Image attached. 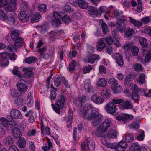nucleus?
Returning <instances> with one entry per match:
<instances>
[{"label":"nucleus","mask_w":151,"mask_h":151,"mask_svg":"<svg viewBox=\"0 0 151 151\" xmlns=\"http://www.w3.org/2000/svg\"><path fill=\"white\" fill-rule=\"evenodd\" d=\"M123 102V100L122 99H113L110 102L106 105V111L108 113L112 115H116L117 109L116 108L115 104L122 103Z\"/></svg>","instance_id":"obj_1"},{"label":"nucleus","mask_w":151,"mask_h":151,"mask_svg":"<svg viewBox=\"0 0 151 151\" xmlns=\"http://www.w3.org/2000/svg\"><path fill=\"white\" fill-rule=\"evenodd\" d=\"M43 44L42 41L40 40L36 45V48L38 49L37 52L40 54V58L45 60H48L50 57V51L48 50L45 46L40 47Z\"/></svg>","instance_id":"obj_2"},{"label":"nucleus","mask_w":151,"mask_h":151,"mask_svg":"<svg viewBox=\"0 0 151 151\" xmlns=\"http://www.w3.org/2000/svg\"><path fill=\"white\" fill-rule=\"evenodd\" d=\"M1 58L0 61L2 66H7L9 63V61L7 58L10 56V53L6 51L0 54Z\"/></svg>","instance_id":"obj_3"},{"label":"nucleus","mask_w":151,"mask_h":151,"mask_svg":"<svg viewBox=\"0 0 151 151\" xmlns=\"http://www.w3.org/2000/svg\"><path fill=\"white\" fill-rule=\"evenodd\" d=\"M61 32L58 30H55L54 31H51L49 32V40L51 42H54L57 39L59 38V36L61 35Z\"/></svg>","instance_id":"obj_4"},{"label":"nucleus","mask_w":151,"mask_h":151,"mask_svg":"<svg viewBox=\"0 0 151 151\" xmlns=\"http://www.w3.org/2000/svg\"><path fill=\"white\" fill-rule=\"evenodd\" d=\"M65 103V98L64 96L61 95L59 96L58 99L56 100L55 102V105L57 106L58 109L59 110L63 108L64 107V105Z\"/></svg>","instance_id":"obj_5"},{"label":"nucleus","mask_w":151,"mask_h":151,"mask_svg":"<svg viewBox=\"0 0 151 151\" xmlns=\"http://www.w3.org/2000/svg\"><path fill=\"white\" fill-rule=\"evenodd\" d=\"M11 117L14 119H17L22 118V115L21 112L18 110L13 109L10 112Z\"/></svg>","instance_id":"obj_6"},{"label":"nucleus","mask_w":151,"mask_h":151,"mask_svg":"<svg viewBox=\"0 0 151 151\" xmlns=\"http://www.w3.org/2000/svg\"><path fill=\"white\" fill-rule=\"evenodd\" d=\"M18 91L21 93H23L26 92L28 88V86L23 82H19L16 85Z\"/></svg>","instance_id":"obj_7"},{"label":"nucleus","mask_w":151,"mask_h":151,"mask_svg":"<svg viewBox=\"0 0 151 151\" xmlns=\"http://www.w3.org/2000/svg\"><path fill=\"white\" fill-rule=\"evenodd\" d=\"M102 117L101 114L95 110H92L91 111V114H89L87 117V119L89 121L96 119L97 118Z\"/></svg>","instance_id":"obj_8"},{"label":"nucleus","mask_w":151,"mask_h":151,"mask_svg":"<svg viewBox=\"0 0 151 151\" xmlns=\"http://www.w3.org/2000/svg\"><path fill=\"white\" fill-rule=\"evenodd\" d=\"M139 89L136 85H134L132 90V97L134 101H137L139 99Z\"/></svg>","instance_id":"obj_9"},{"label":"nucleus","mask_w":151,"mask_h":151,"mask_svg":"<svg viewBox=\"0 0 151 151\" xmlns=\"http://www.w3.org/2000/svg\"><path fill=\"white\" fill-rule=\"evenodd\" d=\"M20 21L23 22H26L29 20V16L26 14V11H20L18 14Z\"/></svg>","instance_id":"obj_10"},{"label":"nucleus","mask_w":151,"mask_h":151,"mask_svg":"<svg viewBox=\"0 0 151 151\" xmlns=\"http://www.w3.org/2000/svg\"><path fill=\"white\" fill-rule=\"evenodd\" d=\"M91 100L95 103L99 104L102 103L104 101L103 98L97 95H94L91 97Z\"/></svg>","instance_id":"obj_11"},{"label":"nucleus","mask_w":151,"mask_h":151,"mask_svg":"<svg viewBox=\"0 0 151 151\" xmlns=\"http://www.w3.org/2000/svg\"><path fill=\"white\" fill-rule=\"evenodd\" d=\"M106 130H107L104 128L102 125L100 124L97 128L95 134L98 137H101L104 133L106 132Z\"/></svg>","instance_id":"obj_12"},{"label":"nucleus","mask_w":151,"mask_h":151,"mask_svg":"<svg viewBox=\"0 0 151 151\" xmlns=\"http://www.w3.org/2000/svg\"><path fill=\"white\" fill-rule=\"evenodd\" d=\"M14 103L18 109L26 104L24 99L21 97L15 99L14 100Z\"/></svg>","instance_id":"obj_13"},{"label":"nucleus","mask_w":151,"mask_h":151,"mask_svg":"<svg viewBox=\"0 0 151 151\" xmlns=\"http://www.w3.org/2000/svg\"><path fill=\"white\" fill-rule=\"evenodd\" d=\"M88 14L92 17H96L98 14V11L97 9L93 6L89 8L88 10Z\"/></svg>","instance_id":"obj_14"},{"label":"nucleus","mask_w":151,"mask_h":151,"mask_svg":"<svg viewBox=\"0 0 151 151\" xmlns=\"http://www.w3.org/2000/svg\"><path fill=\"white\" fill-rule=\"evenodd\" d=\"M16 1L17 0H10L9 4L7 7V11L12 12L15 10Z\"/></svg>","instance_id":"obj_15"},{"label":"nucleus","mask_w":151,"mask_h":151,"mask_svg":"<svg viewBox=\"0 0 151 151\" xmlns=\"http://www.w3.org/2000/svg\"><path fill=\"white\" fill-rule=\"evenodd\" d=\"M99 59V55L95 54L88 57L86 62V63L93 64L96 60H98Z\"/></svg>","instance_id":"obj_16"},{"label":"nucleus","mask_w":151,"mask_h":151,"mask_svg":"<svg viewBox=\"0 0 151 151\" xmlns=\"http://www.w3.org/2000/svg\"><path fill=\"white\" fill-rule=\"evenodd\" d=\"M98 44L97 45V51H101L106 46L104 40L101 39L97 41Z\"/></svg>","instance_id":"obj_17"},{"label":"nucleus","mask_w":151,"mask_h":151,"mask_svg":"<svg viewBox=\"0 0 151 151\" xmlns=\"http://www.w3.org/2000/svg\"><path fill=\"white\" fill-rule=\"evenodd\" d=\"M129 22L137 28H139L143 25V23L139 21L134 19L131 17H129Z\"/></svg>","instance_id":"obj_18"},{"label":"nucleus","mask_w":151,"mask_h":151,"mask_svg":"<svg viewBox=\"0 0 151 151\" xmlns=\"http://www.w3.org/2000/svg\"><path fill=\"white\" fill-rule=\"evenodd\" d=\"M68 118L67 122V126L68 128L70 127L73 121V112L72 110L69 109L68 111Z\"/></svg>","instance_id":"obj_19"},{"label":"nucleus","mask_w":151,"mask_h":151,"mask_svg":"<svg viewBox=\"0 0 151 151\" xmlns=\"http://www.w3.org/2000/svg\"><path fill=\"white\" fill-rule=\"evenodd\" d=\"M114 57L116 59L118 65L120 66H122L123 65L124 63L122 56L119 54L116 53L114 55Z\"/></svg>","instance_id":"obj_20"},{"label":"nucleus","mask_w":151,"mask_h":151,"mask_svg":"<svg viewBox=\"0 0 151 151\" xmlns=\"http://www.w3.org/2000/svg\"><path fill=\"white\" fill-rule=\"evenodd\" d=\"M13 136L15 138L18 139L21 135V133L20 129L17 127H14L12 130Z\"/></svg>","instance_id":"obj_21"},{"label":"nucleus","mask_w":151,"mask_h":151,"mask_svg":"<svg viewBox=\"0 0 151 151\" xmlns=\"http://www.w3.org/2000/svg\"><path fill=\"white\" fill-rule=\"evenodd\" d=\"M78 6L81 9H86L88 7V4L84 0H78Z\"/></svg>","instance_id":"obj_22"},{"label":"nucleus","mask_w":151,"mask_h":151,"mask_svg":"<svg viewBox=\"0 0 151 151\" xmlns=\"http://www.w3.org/2000/svg\"><path fill=\"white\" fill-rule=\"evenodd\" d=\"M127 145V142H119L117 145V151H123Z\"/></svg>","instance_id":"obj_23"},{"label":"nucleus","mask_w":151,"mask_h":151,"mask_svg":"<svg viewBox=\"0 0 151 151\" xmlns=\"http://www.w3.org/2000/svg\"><path fill=\"white\" fill-rule=\"evenodd\" d=\"M63 50H62V52L59 54V59L58 60V64L60 68H61L65 64V60L63 59Z\"/></svg>","instance_id":"obj_24"},{"label":"nucleus","mask_w":151,"mask_h":151,"mask_svg":"<svg viewBox=\"0 0 151 151\" xmlns=\"http://www.w3.org/2000/svg\"><path fill=\"white\" fill-rule=\"evenodd\" d=\"M84 88L87 91L88 93H90L92 91L93 88L89 81L87 80L85 81Z\"/></svg>","instance_id":"obj_25"},{"label":"nucleus","mask_w":151,"mask_h":151,"mask_svg":"<svg viewBox=\"0 0 151 151\" xmlns=\"http://www.w3.org/2000/svg\"><path fill=\"white\" fill-rule=\"evenodd\" d=\"M41 16L40 13H37L31 17V21L32 23L37 22L39 21Z\"/></svg>","instance_id":"obj_26"},{"label":"nucleus","mask_w":151,"mask_h":151,"mask_svg":"<svg viewBox=\"0 0 151 151\" xmlns=\"http://www.w3.org/2000/svg\"><path fill=\"white\" fill-rule=\"evenodd\" d=\"M122 106L124 109H132L133 106L132 103L128 100H126Z\"/></svg>","instance_id":"obj_27"},{"label":"nucleus","mask_w":151,"mask_h":151,"mask_svg":"<svg viewBox=\"0 0 151 151\" xmlns=\"http://www.w3.org/2000/svg\"><path fill=\"white\" fill-rule=\"evenodd\" d=\"M107 137L109 138H116L117 137L116 132L112 129H110L107 135Z\"/></svg>","instance_id":"obj_28"},{"label":"nucleus","mask_w":151,"mask_h":151,"mask_svg":"<svg viewBox=\"0 0 151 151\" xmlns=\"http://www.w3.org/2000/svg\"><path fill=\"white\" fill-rule=\"evenodd\" d=\"M19 32L18 30H14L11 32L10 36L11 39L13 40H16L19 38Z\"/></svg>","instance_id":"obj_29"},{"label":"nucleus","mask_w":151,"mask_h":151,"mask_svg":"<svg viewBox=\"0 0 151 151\" xmlns=\"http://www.w3.org/2000/svg\"><path fill=\"white\" fill-rule=\"evenodd\" d=\"M107 81L104 78L99 79L96 83V86L99 87H104L106 85Z\"/></svg>","instance_id":"obj_30"},{"label":"nucleus","mask_w":151,"mask_h":151,"mask_svg":"<svg viewBox=\"0 0 151 151\" xmlns=\"http://www.w3.org/2000/svg\"><path fill=\"white\" fill-rule=\"evenodd\" d=\"M7 23L11 24H14L15 22V17L11 13H9L7 16Z\"/></svg>","instance_id":"obj_31"},{"label":"nucleus","mask_w":151,"mask_h":151,"mask_svg":"<svg viewBox=\"0 0 151 151\" xmlns=\"http://www.w3.org/2000/svg\"><path fill=\"white\" fill-rule=\"evenodd\" d=\"M124 32L125 36L129 37L132 35L134 32V30L130 27H127L125 29Z\"/></svg>","instance_id":"obj_32"},{"label":"nucleus","mask_w":151,"mask_h":151,"mask_svg":"<svg viewBox=\"0 0 151 151\" xmlns=\"http://www.w3.org/2000/svg\"><path fill=\"white\" fill-rule=\"evenodd\" d=\"M114 15L115 18L117 20L121 19V17L124 16L122 12L118 9H116L114 11Z\"/></svg>","instance_id":"obj_33"},{"label":"nucleus","mask_w":151,"mask_h":151,"mask_svg":"<svg viewBox=\"0 0 151 151\" xmlns=\"http://www.w3.org/2000/svg\"><path fill=\"white\" fill-rule=\"evenodd\" d=\"M141 32L142 33L151 36V26H148L145 28H142Z\"/></svg>","instance_id":"obj_34"},{"label":"nucleus","mask_w":151,"mask_h":151,"mask_svg":"<svg viewBox=\"0 0 151 151\" xmlns=\"http://www.w3.org/2000/svg\"><path fill=\"white\" fill-rule=\"evenodd\" d=\"M102 143L108 148L114 149L117 151V145L115 142L107 143V142H102Z\"/></svg>","instance_id":"obj_35"},{"label":"nucleus","mask_w":151,"mask_h":151,"mask_svg":"<svg viewBox=\"0 0 151 151\" xmlns=\"http://www.w3.org/2000/svg\"><path fill=\"white\" fill-rule=\"evenodd\" d=\"M9 121L4 117H1L0 118V123L5 128L8 130V128L9 126Z\"/></svg>","instance_id":"obj_36"},{"label":"nucleus","mask_w":151,"mask_h":151,"mask_svg":"<svg viewBox=\"0 0 151 151\" xmlns=\"http://www.w3.org/2000/svg\"><path fill=\"white\" fill-rule=\"evenodd\" d=\"M116 29H114L113 31L112 32V34L113 35V36L114 37V40H113V42L116 45V46L117 47H119L121 46L120 44L119 43V41L116 38H115V35H116Z\"/></svg>","instance_id":"obj_37"},{"label":"nucleus","mask_w":151,"mask_h":151,"mask_svg":"<svg viewBox=\"0 0 151 151\" xmlns=\"http://www.w3.org/2000/svg\"><path fill=\"white\" fill-rule=\"evenodd\" d=\"M102 22L101 27L102 28L103 32L104 35H106L108 32V29L107 27V24L105 22H103L102 20H100V22Z\"/></svg>","instance_id":"obj_38"},{"label":"nucleus","mask_w":151,"mask_h":151,"mask_svg":"<svg viewBox=\"0 0 151 151\" xmlns=\"http://www.w3.org/2000/svg\"><path fill=\"white\" fill-rule=\"evenodd\" d=\"M13 41H15L14 44L15 46L18 47L22 46L23 43V40L21 37H19Z\"/></svg>","instance_id":"obj_39"},{"label":"nucleus","mask_w":151,"mask_h":151,"mask_svg":"<svg viewBox=\"0 0 151 151\" xmlns=\"http://www.w3.org/2000/svg\"><path fill=\"white\" fill-rule=\"evenodd\" d=\"M62 81V76L60 77H57L54 78V82L55 85L56 87H58L61 85Z\"/></svg>","instance_id":"obj_40"},{"label":"nucleus","mask_w":151,"mask_h":151,"mask_svg":"<svg viewBox=\"0 0 151 151\" xmlns=\"http://www.w3.org/2000/svg\"><path fill=\"white\" fill-rule=\"evenodd\" d=\"M139 43L142 47H146L148 46L147 43V40L143 37H140L139 39Z\"/></svg>","instance_id":"obj_41"},{"label":"nucleus","mask_w":151,"mask_h":151,"mask_svg":"<svg viewBox=\"0 0 151 151\" xmlns=\"http://www.w3.org/2000/svg\"><path fill=\"white\" fill-rule=\"evenodd\" d=\"M111 124V121L106 119L103 122L100 124L106 129V130L109 127Z\"/></svg>","instance_id":"obj_42"},{"label":"nucleus","mask_w":151,"mask_h":151,"mask_svg":"<svg viewBox=\"0 0 151 151\" xmlns=\"http://www.w3.org/2000/svg\"><path fill=\"white\" fill-rule=\"evenodd\" d=\"M76 61L74 60H73L72 62L70 63L69 64V70L70 72H73L76 67Z\"/></svg>","instance_id":"obj_43"},{"label":"nucleus","mask_w":151,"mask_h":151,"mask_svg":"<svg viewBox=\"0 0 151 151\" xmlns=\"http://www.w3.org/2000/svg\"><path fill=\"white\" fill-rule=\"evenodd\" d=\"M36 60V58L35 57H29L25 59V62L26 63L31 64L34 63Z\"/></svg>","instance_id":"obj_44"},{"label":"nucleus","mask_w":151,"mask_h":151,"mask_svg":"<svg viewBox=\"0 0 151 151\" xmlns=\"http://www.w3.org/2000/svg\"><path fill=\"white\" fill-rule=\"evenodd\" d=\"M91 122L92 125L94 127L98 126L102 121V117L97 118L96 119Z\"/></svg>","instance_id":"obj_45"},{"label":"nucleus","mask_w":151,"mask_h":151,"mask_svg":"<svg viewBox=\"0 0 151 151\" xmlns=\"http://www.w3.org/2000/svg\"><path fill=\"white\" fill-rule=\"evenodd\" d=\"M110 90L107 88H105L102 90L101 92L102 96L104 97L108 96L110 95Z\"/></svg>","instance_id":"obj_46"},{"label":"nucleus","mask_w":151,"mask_h":151,"mask_svg":"<svg viewBox=\"0 0 151 151\" xmlns=\"http://www.w3.org/2000/svg\"><path fill=\"white\" fill-rule=\"evenodd\" d=\"M61 24V22L59 19H55L52 22V24L55 27H59Z\"/></svg>","instance_id":"obj_47"},{"label":"nucleus","mask_w":151,"mask_h":151,"mask_svg":"<svg viewBox=\"0 0 151 151\" xmlns=\"http://www.w3.org/2000/svg\"><path fill=\"white\" fill-rule=\"evenodd\" d=\"M19 92L14 90H11L10 94L14 98H16L21 95V94Z\"/></svg>","instance_id":"obj_48"},{"label":"nucleus","mask_w":151,"mask_h":151,"mask_svg":"<svg viewBox=\"0 0 151 151\" xmlns=\"http://www.w3.org/2000/svg\"><path fill=\"white\" fill-rule=\"evenodd\" d=\"M61 18L62 21L65 24L71 22L70 17L67 15H65Z\"/></svg>","instance_id":"obj_49"},{"label":"nucleus","mask_w":151,"mask_h":151,"mask_svg":"<svg viewBox=\"0 0 151 151\" xmlns=\"http://www.w3.org/2000/svg\"><path fill=\"white\" fill-rule=\"evenodd\" d=\"M138 82L141 84H143L145 81V75L143 73H141L137 79Z\"/></svg>","instance_id":"obj_50"},{"label":"nucleus","mask_w":151,"mask_h":151,"mask_svg":"<svg viewBox=\"0 0 151 151\" xmlns=\"http://www.w3.org/2000/svg\"><path fill=\"white\" fill-rule=\"evenodd\" d=\"M117 82V80L113 78H110L108 81L109 83L114 87L118 85Z\"/></svg>","instance_id":"obj_51"},{"label":"nucleus","mask_w":151,"mask_h":151,"mask_svg":"<svg viewBox=\"0 0 151 151\" xmlns=\"http://www.w3.org/2000/svg\"><path fill=\"white\" fill-rule=\"evenodd\" d=\"M92 68L91 65H88L85 67L83 69V73L84 74L89 73L92 69Z\"/></svg>","instance_id":"obj_52"},{"label":"nucleus","mask_w":151,"mask_h":151,"mask_svg":"<svg viewBox=\"0 0 151 151\" xmlns=\"http://www.w3.org/2000/svg\"><path fill=\"white\" fill-rule=\"evenodd\" d=\"M150 18L148 16L145 17L141 19V22L145 24L148 23L150 21Z\"/></svg>","instance_id":"obj_53"},{"label":"nucleus","mask_w":151,"mask_h":151,"mask_svg":"<svg viewBox=\"0 0 151 151\" xmlns=\"http://www.w3.org/2000/svg\"><path fill=\"white\" fill-rule=\"evenodd\" d=\"M139 51V49L136 46H134L132 48V52L134 56H137L138 55Z\"/></svg>","instance_id":"obj_54"},{"label":"nucleus","mask_w":151,"mask_h":151,"mask_svg":"<svg viewBox=\"0 0 151 151\" xmlns=\"http://www.w3.org/2000/svg\"><path fill=\"white\" fill-rule=\"evenodd\" d=\"M38 8L40 11L42 12H44L46 11L47 5L43 4H40Z\"/></svg>","instance_id":"obj_55"},{"label":"nucleus","mask_w":151,"mask_h":151,"mask_svg":"<svg viewBox=\"0 0 151 151\" xmlns=\"http://www.w3.org/2000/svg\"><path fill=\"white\" fill-rule=\"evenodd\" d=\"M134 68L135 70L136 71H143L144 68L142 67L141 64H139L138 63H136L134 65Z\"/></svg>","instance_id":"obj_56"},{"label":"nucleus","mask_w":151,"mask_h":151,"mask_svg":"<svg viewBox=\"0 0 151 151\" xmlns=\"http://www.w3.org/2000/svg\"><path fill=\"white\" fill-rule=\"evenodd\" d=\"M12 72L14 75L17 76L21 78L22 77V75L20 74V72L18 70V68L17 67H14Z\"/></svg>","instance_id":"obj_57"},{"label":"nucleus","mask_w":151,"mask_h":151,"mask_svg":"<svg viewBox=\"0 0 151 151\" xmlns=\"http://www.w3.org/2000/svg\"><path fill=\"white\" fill-rule=\"evenodd\" d=\"M108 8L105 6H103L100 7L98 9L99 14H101L104 12H105L107 10Z\"/></svg>","instance_id":"obj_58"},{"label":"nucleus","mask_w":151,"mask_h":151,"mask_svg":"<svg viewBox=\"0 0 151 151\" xmlns=\"http://www.w3.org/2000/svg\"><path fill=\"white\" fill-rule=\"evenodd\" d=\"M151 58V51L149 50L147 53L145 57V60L146 62H149Z\"/></svg>","instance_id":"obj_59"},{"label":"nucleus","mask_w":151,"mask_h":151,"mask_svg":"<svg viewBox=\"0 0 151 151\" xmlns=\"http://www.w3.org/2000/svg\"><path fill=\"white\" fill-rule=\"evenodd\" d=\"M33 75V72L30 70H28L24 73V76L25 77L30 78L32 77Z\"/></svg>","instance_id":"obj_60"},{"label":"nucleus","mask_w":151,"mask_h":151,"mask_svg":"<svg viewBox=\"0 0 151 151\" xmlns=\"http://www.w3.org/2000/svg\"><path fill=\"white\" fill-rule=\"evenodd\" d=\"M48 144V146L47 147L46 146H44L42 147V149L44 150V151H49L50 149L52 146V144L51 142H47Z\"/></svg>","instance_id":"obj_61"},{"label":"nucleus","mask_w":151,"mask_h":151,"mask_svg":"<svg viewBox=\"0 0 151 151\" xmlns=\"http://www.w3.org/2000/svg\"><path fill=\"white\" fill-rule=\"evenodd\" d=\"M17 46H15V45H10L8 46V48L11 51L13 52H16L17 50Z\"/></svg>","instance_id":"obj_62"},{"label":"nucleus","mask_w":151,"mask_h":151,"mask_svg":"<svg viewBox=\"0 0 151 151\" xmlns=\"http://www.w3.org/2000/svg\"><path fill=\"white\" fill-rule=\"evenodd\" d=\"M130 126L131 127L130 128V129L132 128L136 129H138L139 127V126L137 123L135 122H134L131 123Z\"/></svg>","instance_id":"obj_63"},{"label":"nucleus","mask_w":151,"mask_h":151,"mask_svg":"<svg viewBox=\"0 0 151 151\" xmlns=\"http://www.w3.org/2000/svg\"><path fill=\"white\" fill-rule=\"evenodd\" d=\"M141 93H143V94L146 97H151V90H149L148 92L146 93V92H145V90L141 89L140 90Z\"/></svg>","instance_id":"obj_64"}]
</instances>
